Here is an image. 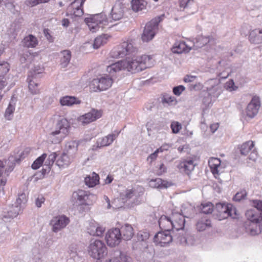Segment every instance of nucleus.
Wrapping results in <instances>:
<instances>
[{
    "instance_id": "f257e3e1",
    "label": "nucleus",
    "mask_w": 262,
    "mask_h": 262,
    "mask_svg": "<svg viewBox=\"0 0 262 262\" xmlns=\"http://www.w3.org/2000/svg\"><path fill=\"white\" fill-rule=\"evenodd\" d=\"M111 55L114 58H122L126 57L123 60H133L138 70L141 71L152 67L154 60L150 56L138 54V49L134 45L131 41L122 42L116 49L113 50Z\"/></svg>"
},
{
    "instance_id": "f03ea898",
    "label": "nucleus",
    "mask_w": 262,
    "mask_h": 262,
    "mask_svg": "<svg viewBox=\"0 0 262 262\" xmlns=\"http://www.w3.org/2000/svg\"><path fill=\"white\" fill-rule=\"evenodd\" d=\"M70 128L68 120L61 118L57 122L54 129L49 134V138L53 143H59L68 136Z\"/></svg>"
},
{
    "instance_id": "7ed1b4c3",
    "label": "nucleus",
    "mask_w": 262,
    "mask_h": 262,
    "mask_svg": "<svg viewBox=\"0 0 262 262\" xmlns=\"http://www.w3.org/2000/svg\"><path fill=\"white\" fill-rule=\"evenodd\" d=\"M136 63L137 62H134L133 60H121L107 66L106 70L111 75H114L121 70H126L132 73H135L141 71L137 69Z\"/></svg>"
},
{
    "instance_id": "20e7f679",
    "label": "nucleus",
    "mask_w": 262,
    "mask_h": 262,
    "mask_svg": "<svg viewBox=\"0 0 262 262\" xmlns=\"http://www.w3.org/2000/svg\"><path fill=\"white\" fill-rule=\"evenodd\" d=\"M97 200L96 195L83 190L74 191L72 195L71 201L75 205H91Z\"/></svg>"
},
{
    "instance_id": "39448f33",
    "label": "nucleus",
    "mask_w": 262,
    "mask_h": 262,
    "mask_svg": "<svg viewBox=\"0 0 262 262\" xmlns=\"http://www.w3.org/2000/svg\"><path fill=\"white\" fill-rule=\"evenodd\" d=\"M88 254L92 257L100 259L107 254V247L101 240L91 239L87 248Z\"/></svg>"
},
{
    "instance_id": "423d86ee",
    "label": "nucleus",
    "mask_w": 262,
    "mask_h": 262,
    "mask_svg": "<svg viewBox=\"0 0 262 262\" xmlns=\"http://www.w3.org/2000/svg\"><path fill=\"white\" fill-rule=\"evenodd\" d=\"M85 23L92 32H96L102 29L104 26L108 25V20L103 13L96 14L85 18Z\"/></svg>"
},
{
    "instance_id": "0eeeda50",
    "label": "nucleus",
    "mask_w": 262,
    "mask_h": 262,
    "mask_svg": "<svg viewBox=\"0 0 262 262\" xmlns=\"http://www.w3.org/2000/svg\"><path fill=\"white\" fill-rule=\"evenodd\" d=\"M113 83V80L109 76L100 75L91 81L90 88L94 92L106 91L112 86Z\"/></svg>"
},
{
    "instance_id": "6e6552de",
    "label": "nucleus",
    "mask_w": 262,
    "mask_h": 262,
    "mask_svg": "<svg viewBox=\"0 0 262 262\" xmlns=\"http://www.w3.org/2000/svg\"><path fill=\"white\" fill-rule=\"evenodd\" d=\"M163 17V15H161L146 24L141 36L143 41L148 42L154 37L158 29V24L162 20Z\"/></svg>"
},
{
    "instance_id": "1a4fd4ad",
    "label": "nucleus",
    "mask_w": 262,
    "mask_h": 262,
    "mask_svg": "<svg viewBox=\"0 0 262 262\" xmlns=\"http://www.w3.org/2000/svg\"><path fill=\"white\" fill-rule=\"evenodd\" d=\"M120 198L124 205L128 208L133 207L140 203L135 189H126L120 193Z\"/></svg>"
},
{
    "instance_id": "9d476101",
    "label": "nucleus",
    "mask_w": 262,
    "mask_h": 262,
    "mask_svg": "<svg viewBox=\"0 0 262 262\" xmlns=\"http://www.w3.org/2000/svg\"><path fill=\"white\" fill-rule=\"evenodd\" d=\"M105 239L109 247H115L118 245L122 240L119 229L114 228L109 230L106 233Z\"/></svg>"
},
{
    "instance_id": "9b49d317",
    "label": "nucleus",
    "mask_w": 262,
    "mask_h": 262,
    "mask_svg": "<svg viewBox=\"0 0 262 262\" xmlns=\"http://www.w3.org/2000/svg\"><path fill=\"white\" fill-rule=\"evenodd\" d=\"M85 0H75L68 7L67 15L72 18L80 17L83 14L82 5Z\"/></svg>"
},
{
    "instance_id": "f8f14e48",
    "label": "nucleus",
    "mask_w": 262,
    "mask_h": 262,
    "mask_svg": "<svg viewBox=\"0 0 262 262\" xmlns=\"http://www.w3.org/2000/svg\"><path fill=\"white\" fill-rule=\"evenodd\" d=\"M240 153L244 156L247 155L250 152L248 159L249 160L255 162L258 158L257 151L254 148V142L248 141L243 143L239 147Z\"/></svg>"
},
{
    "instance_id": "ddd939ff",
    "label": "nucleus",
    "mask_w": 262,
    "mask_h": 262,
    "mask_svg": "<svg viewBox=\"0 0 262 262\" xmlns=\"http://www.w3.org/2000/svg\"><path fill=\"white\" fill-rule=\"evenodd\" d=\"M173 237L168 231L158 232L154 237L155 244L160 247L167 246L172 241Z\"/></svg>"
},
{
    "instance_id": "4468645a",
    "label": "nucleus",
    "mask_w": 262,
    "mask_h": 262,
    "mask_svg": "<svg viewBox=\"0 0 262 262\" xmlns=\"http://www.w3.org/2000/svg\"><path fill=\"white\" fill-rule=\"evenodd\" d=\"M215 210L218 212V215L221 219H224L228 216L234 217L232 214L233 210L236 214V209L231 204L218 203L216 205Z\"/></svg>"
},
{
    "instance_id": "2eb2a0df",
    "label": "nucleus",
    "mask_w": 262,
    "mask_h": 262,
    "mask_svg": "<svg viewBox=\"0 0 262 262\" xmlns=\"http://www.w3.org/2000/svg\"><path fill=\"white\" fill-rule=\"evenodd\" d=\"M101 112L96 110H92L90 112L77 118V121L82 125H85L93 122L101 117Z\"/></svg>"
},
{
    "instance_id": "dca6fc26",
    "label": "nucleus",
    "mask_w": 262,
    "mask_h": 262,
    "mask_svg": "<svg viewBox=\"0 0 262 262\" xmlns=\"http://www.w3.org/2000/svg\"><path fill=\"white\" fill-rule=\"evenodd\" d=\"M69 219L64 215H59L52 219L50 224L54 232H58L65 228L69 223Z\"/></svg>"
},
{
    "instance_id": "f3484780",
    "label": "nucleus",
    "mask_w": 262,
    "mask_h": 262,
    "mask_svg": "<svg viewBox=\"0 0 262 262\" xmlns=\"http://www.w3.org/2000/svg\"><path fill=\"white\" fill-rule=\"evenodd\" d=\"M260 106V102L258 97H253L251 101L248 104L245 113L248 117L252 118L258 113Z\"/></svg>"
},
{
    "instance_id": "a211bd4d",
    "label": "nucleus",
    "mask_w": 262,
    "mask_h": 262,
    "mask_svg": "<svg viewBox=\"0 0 262 262\" xmlns=\"http://www.w3.org/2000/svg\"><path fill=\"white\" fill-rule=\"evenodd\" d=\"M172 229H176L177 231L184 229L185 225V219L184 216L178 212L171 213Z\"/></svg>"
},
{
    "instance_id": "6ab92c4d",
    "label": "nucleus",
    "mask_w": 262,
    "mask_h": 262,
    "mask_svg": "<svg viewBox=\"0 0 262 262\" xmlns=\"http://www.w3.org/2000/svg\"><path fill=\"white\" fill-rule=\"evenodd\" d=\"M194 160L191 158L183 159L177 165L178 168L189 175L194 170L195 164Z\"/></svg>"
},
{
    "instance_id": "aec40b11",
    "label": "nucleus",
    "mask_w": 262,
    "mask_h": 262,
    "mask_svg": "<svg viewBox=\"0 0 262 262\" xmlns=\"http://www.w3.org/2000/svg\"><path fill=\"white\" fill-rule=\"evenodd\" d=\"M215 43V39L212 36H200L196 38L194 46L196 48H202L204 46L209 48Z\"/></svg>"
},
{
    "instance_id": "412c9836",
    "label": "nucleus",
    "mask_w": 262,
    "mask_h": 262,
    "mask_svg": "<svg viewBox=\"0 0 262 262\" xmlns=\"http://www.w3.org/2000/svg\"><path fill=\"white\" fill-rule=\"evenodd\" d=\"M209 166L215 178L223 172L221 160L217 158H210L208 160Z\"/></svg>"
},
{
    "instance_id": "4be33fe9",
    "label": "nucleus",
    "mask_w": 262,
    "mask_h": 262,
    "mask_svg": "<svg viewBox=\"0 0 262 262\" xmlns=\"http://www.w3.org/2000/svg\"><path fill=\"white\" fill-rule=\"evenodd\" d=\"M148 185L151 188L161 190L169 187L171 185V184L161 178H156L150 179L148 181Z\"/></svg>"
},
{
    "instance_id": "5701e85b",
    "label": "nucleus",
    "mask_w": 262,
    "mask_h": 262,
    "mask_svg": "<svg viewBox=\"0 0 262 262\" xmlns=\"http://www.w3.org/2000/svg\"><path fill=\"white\" fill-rule=\"evenodd\" d=\"M88 233L93 236H101L105 231V228L99 226L94 221L90 222L87 227Z\"/></svg>"
},
{
    "instance_id": "b1692460",
    "label": "nucleus",
    "mask_w": 262,
    "mask_h": 262,
    "mask_svg": "<svg viewBox=\"0 0 262 262\" xmlns=\"http://www.w3.org/2000/svg\"><path fill=\"white\" fill-rule=\"evenodd\" d=\"M79 145V141L71 140L67 142L66 144L64 152L75 159L78 151Z\"/></svg>"
},
{
    "instance_id": "393cba45",
    "label": "nucleus",
    "mask_w": 262,
    "mask_h": 262,
    "mask_svg": "<svg viewBox=\"0 0 262 262\" xmlns=\"http://www.w3.org/2000/svg\"><path fill=\"white\" fill-rule=\"evenodd\" d=\"M14 167V164H11L9 160L3 162L0 160V178H6Z\"/></svg>"
},
{
    "instance_id": "a878e982",
    "label": "nucleus",
    "mask_w": 262,
    "mask_h": 262,
    "mask_svg": "<svg viewBox=\"0 0 262 262\" xmlns=\"http://www.w3.org/2000/svg\"><path fill=\"white\" fill-rule=\"evenodd\" d=\"M119 230L121 233V239L124 240L129 241L134 235V229L129 224H126L122 226Z\"/></svg>"
},
{
    "instance_id": "bb28decb",
    "label": "nucleus",
    "mask_w": 262,
    "mask_h": 262,
    "mask_svg": "<svg viewBox=\"0 0 262 262\" xmlns=\"http://www.w3.org/2000/svg\"><path fill=\"white\" fill-rule=\"evenodd\" d=\"M249 41L254 44L262 43V28H256L250 32Z\"/></svg>"
},
{
    "instance_id": "cd10ccee",
    "label": "nucleus",
    "mask_w": 262,
    "mask_h": 262,
    "mask_svg": "<svg viewBox=\"0 0 262 262\" xmlns=\"http://www.w3.org/2000/svg\"><path fill=\"white\" fill-rule=\"evenodd\" d=\"M246 215L251 223L257 224L262 221V213L257 209H250L246 213Z\"/></svg>"
},
{
    "instance_id": "c85d7f7f",
    "label": "nucleus",
    "mask_w": 262,
    "mask_h": 262,
    "mask_svg": "<svg viewBox=\"0 0 262 262\" xmlns=\"http://www.w3.org/2000/svg\"><path fill=\"white\" fill-rule=\"evenodd\" d=\"M74 158L63 152L57 160L56 164L60 168L68 167L74 160Z\"/></svg>"
},
{
    "instance_id": "c756f323",
    "label": "nucleus",
    "mask_w": 262,
    "mask_h": 262,
    "mask_svg": "<svg viewBox=\"0 0 262 262\" xmlns=\"http://www.w3.org/2000/svg\"><path fill=\"white\" fill-rule=\"evenodd\" d=\"M124 12V7L120 4H117L113 7L111 16L113 20H119L123 17Z\"/></svg>"
},
{
    "instance_id": "7c9ffc66",
    "label": "nucleus",
    "mask_w": 262,
    "mask_h": 262,
    "mask_svg": "<svg viewBox=\"0 0 262 262\" xmlns=\"http://www.w3.org/2000/svg\"><path fill=\"white\" fill-rule=\"evenodd\" d=\"M171 214L168 216L162 215L159 220V227L161 229L169 231L172 229Z\"/></svg>"
},
{
    "instance_id": "2f4dec72",
    "label": "nucleus",
    "mask_w": 262,
    "mask_h": 262,
    "mask_svg": "<svg viewBox=\"0 0 262 262\" xmlns=\"http://www.w3.org/2000/svg\"><path fill=\"white\" fill-rule=\"evenodd\" d=\"M206 84L208 85L207 87V91L211 95H217L219 93H217L220 90L219 81L216 79H211L209 80Z\"/></svg>"
},
{
    "instance_id": "473e14b6",
    "label": "nucleus",
    "mask_w": 262,
    "mask_h": 262,
    "mask_svg": "<svg viewBox=\"0 0 262 262\" xmlns=\"http://www.w3.org/2000/svg\"><path fill=\"white\" fill-rule=\"evenodd\" d=\"M62 106H72L75 104H79L81 101L74 96H66L61 97L59 100Z\"/></svg>"
},
{
    "instance_id": "72a5a7b5",
    "label": "nucleus",
    "mask_w": 262,
    "mask_h": 262,
    "mask_svg": "<svg viewBox=\"0 0 262 262\" xmlns=\"http://www.w3.org/2000/svg\"><path fill=\"white\" fill-rule=\"evenodd\" d=\"M20 207L19 206H13L8 210L6 214L3 215V220L4 222H6L8 219H13L16 217L20 211Z\"/></svg>"
},
{
    "instance_id": "f704fd0d",
    "label": "nucleus",
    "mask_w": 262,
    "mask_h": 262,
    "mask_svg": "<svg viewBox=\"0 0 262 262\" xmlns=\"http://www.w3.org/2000/svg\"><path fill=\"white\" fill-rule=\"evenodd\" d=\"M99 177L95 172L89 174L85 178L84 182L89 187H93L98 184Z\"/></svg>"
},
{
    "instance_id": "c9c22d12",
    "label": "nucleus",
    "mask_w": 262,
    "mask_h": 262,
    "mask_svg": "<svg viewBox=\"0 0 262 262\" xmlns=\"http://www.w3.org/2000/svg\"><path fill=\"white\" fill-rule=\"evenodd\" d=\"M24 47L27 48H35L38 43L37 38L33 35H29L26 36L22 41Z\"/></svg>"
},
{
    "instance_id": "e433bc0d",
    "label": "nucleus",
    "mask_w": 262,
    "mask_h": 262,
    "mask_svg": "<svg viewBox=\"0 0 262 262\" xmlns=\"http://www.w3.org/2000/svg\"><path fill=\"white\" fill-rule=\"evenodd\" d=\"M117 136L115 134H110L107 136L100 138L97 141V145L99 147L106 146L111 144Z\"/></svg>"
},
{
    "instance_id": "4c0bfd02",
    "label": "nucleus",
    "mask_w": 262,
    "mask_h": 262,
    "mask_svg": "<svg viewBox=\"0 0 262 262\" xmlns=\"http://www.w3.org/2000/svg\"><path fill=\"white\" fill-rule=\"evenodd\" d=\"M191 50L184 42H177L174 43L172 50L174 53H182L183 52H187Z\"/></svg>"
},
{
    "instance_id": "58836bf2",
    "label": "nucleus",
    "mask_w": 262,
    "mask_h": 262,
    "mask_svg": "<svg viewBox=\"0 0 262 262\" xmlns=\"http://www.w3.org/2000/svg\"><path fill=\"white\" fill-rule=\"evenodd\" d=\"M161 101L163 105L171 106L175 105L177 103V99L174 97L168 94H163L161 96Z\"/></svg>"
},
{
    "instance_id": "ea45409f",
    "label": "nucleus",
    "mask_w": 262,
    "mask_h": 262,
    "mask_svg": "<svg viewBox=\"0 0 262 262\" xmlns=\"http://www.w3.org/2000/svg\"><path fill=\"white\" fill-rule=\"evenodd\" d=\"M71 58V52L69 50H64L60 53V63L62 68H66L69 64Z\"/></svg>"
},
{
    "instance_id": "a19ab883",
    "label": "nucleus",
    "mask_w": 262,
    "mask_h": 262,
    "mask_svg": "<svg viewBox=\"0 0 262 262\" xmlns=\"http://www.w3.org/2000/svg\"><path fill=\"white\" fill-rule=\"evenodd\" d=\"M30 148H26L19 153V155L18 156L19 157H17V156H10L8 159L9 162H10L11 164L14 163L15 164V162L18 163L21 160L27 157L30 153Z\"/></svg>"
},
{
    "instance_id": "79ce46f5",
    "label": "nucleus",
    "mask_w": 262,
    "mask_h": 262,
    "mask_svg": "<svg viewBox=\"0 0 262 262\" xmlns=\"http://www.w3.org/2000/svg\"><path fill=\"white\" fill-rule=\"evenodd\" d=\"M36 56L35 54L31 53L28 51H26L21 55L20 62L21 63H26V65H28L33 61Z\"/></svg>"
},
{
    "instance_id": "37998d69",
    "label": "nucleus",
    "mask_w": 262,
    "mask_h": 262,
    "mask_svg": "<svg viewBox=\"0 0 262 262\" xmlns=\"http://www.w3.org/2000/svg\"><path fill=\"white\" fill-rule=\"evenodd\" d=\"M132 8L134 11L137 12L145 9L146 3L143 0H132Z\"/></svg>"
},
{
    "instance_id": "c03bdc74",
    "label": "nucleus",
    "mask_w": 262,
    "mask_h": 262,
    "mask_svg": "<svg viewBox=\"0 0 262 262\" xmlns=\"http://www.w3.org/2000/svg\"><path fill=\"white\" fill-rule=\"evenodd\" d=\"M108 37V35L107 34H104L97 37L94 41L93 48L95 49H97L103 44L106 43Z\"/></svg>"
},
{
    "instance_id": "a18cd8bd",
    "label": "nucleus",
    "mask_w": 262,
    "mask_h": 262,
    "mask_svg": "<svg viewBox=\"0 0 262 262\" xmlns=\"http://www.w3.org/2000/svg\"><path fill=\"white\" fill-rule=\"evenodd\" d=\"M247 232L251 235L254 236L259 234L261 232V230L259 225L251 223L249 227L247 228Z\"/></svg>"
},
{
    "instance_id": "49530a36",
    "label": "nucleus",
    "mask_w": 262,
    "mask_h": 262,
    "mask_svg": "<svg viewBox=\"0 0 262 262\" xmlns=\"http://www.w3.org/2000/svg\"><path fill=\"white\" fill-rule=\"evenodd\" d=\"M210 221L207 219H202L196 225V229L199 231H204L206 228L210 227Z\"/></svg>"
},
{
    "instance_id": "de8ad7c7",
    "label": "nucleus",
    "mask_w": 262,
    "mask_h": 262,
    "mask_svg": "<svg viewBox=\"0 0 262 262\" xmlns=\"http://www.w3.org/2000/svg\"><path fill=\"white\" fill-rule=\"evenodd\" d=\"M28 88L30 92L32 95H37L40 93L38 84L33 79H31L29 81Z\"/></svg>"
},
{
    "instance_id": "09e8293b",
    "label": "nucleus",
    "mask_w": 262,
    "mask_h": 262,
    "mask_svg": "<svg viewBox=\"0 0 262 262\" xmlns=\"http://www.w3.org/2000/svg\"><path fill=\"white\" fill-rule=\"evenodd\" d=\"M178 232H179L178 234L176 235V239L180 244L186 246L187 240L186 232L183 229L178 231Z\"/></svg>"
},
{
    "instance_id": "8fccbe9b",
    "label": "nucleus",
    "mask_w": 262,
    "mask_h": 262,
    "mask_svg": "<svg viewBox=\"0 0 262 262\" xmlns=\"http://www.w3.org/2000/svg\"><path fill=\"white\" fill-rule=\"evenodd\" d=\"M47 157V154H43L41 156L38 157L32 164V168L33 169H37L39 168L42 165L43 162Z\"/></svg>"
},
{
    "instance_id": "3c124183",
    "label": "nucleus",
    "mask_w": 262,
    "mask_h": 262,
    "mask_svg": "<svg viewBox=\"0 0 262 262\" xmlns=\"http://www.w3.org/2000/svg\"><path fill=\"white\" fill-rule=\"evenodd\" d=\"M27 201L26 195L25 193H21L18 195L16 199L15 206L20 207V209L24 207V206Z\"/></svg>"
},
{
    "instance_id": "603ef678",
    "label": "nucleus",
    "mask_w": 262,
    "mask_h": 262,
    "mask_svg": "<svg viewBox=\"0 0 262 262\" xmlns=\"http://www.w3.org/2000/svg\"><path fill=\"white\" fill-rule=\"evenodd\" d=\"M14 111V104H12L11 103H10L5 112V118L8 120L12 119Z\"/></svg>"
},
{
    "instance_id": "864d4df0",
    "label": "nucleus",
    "mask_w": 262,
    "mask_h": 262,
    "mask_svg": "<svg viewBox=\"0 0 262 262\" xmlns=\"http://www.w3.org/2000/svg\"><path fill=\"white\" fill-rule=\"evenodd\" d=\"M201 210L205 214H209L213 211V205L211 203L208 202L202 204Z\"/></svg>"
},
{
    "instance_id": "5fc2aeb1",
    "label": "nucleus",
    "mask_w": 262,
    "mask_h": 262,
    "mask_svg": "<svg viewBox=\"0 0 262 262\" xmlns=\"http://www.w3.org/2000/svg\"><path fill=\"white\" fill-rule=\"evenodd\" d=\"M180 7L183 8H191L195 5L194 0H180Z\"/></svg>"
},
{
    "instance_id": "6e6d98bb",
    "label": "nucleus",
    "mask_w": 262,
    "mask_h": 262,
    "mask_svg": "<svg viewBox=\"0 0 262 262\" xmlns=\"http://www.w3.org/2000/svg\"><path fill=\"white\" fill-rule=\"evenodd\" d=\"M137 237L138 241L145 242L148 239L149 234L148 232L140 231L137 233Z\"/></svg>"
},
{
    "instance_id": "4d7b16f0",
    "label": "nucleus",
    "mask_w": 262,
    "mask_h": 262,
    "mask_svg": "<svg viewBox=\"0 0 262 262\" xmlns=\"http://www.w3.org/2000/svg\"><path fill=\"white\" fill-rule=\"evenodd\" d=\"M56 157V154L55 152H52L49 155L48 159L45 161V165L48 166L49 168L50 169V167L53 164Z\"/></svg>"
},
{
    "instance_id": "13d9d810",
    "label": "nucleus",
    "mask_w": 262,
    "mask_h": 262,
    "mask_svg": "<svg viewBox=\"0 0 262 262\" xmlns=\"http://www.w3.org/2000/svg\"><path fill=\"white\" fill-rule=\"evenodd\" d=\"M227 90L230 92L236 91L237 89V86H235L233 80H229L228 81L225 85Z\"/></svg>"
},
{
    "instance_id": "bf43d9fd",
    "label": "nucleus",
    "mask_w": 262,
    "mask_h": 262,
    "mask_svg": "<svg viewBox=\"0 0 262 262\" xmlns=\"http://www.w3.org/2000/svg\"><path fill=\"white\" fill-rule=\"evenodd\" d=\"M171 128L173 133L177 134L182 128V125L178 122H173L171 124Z\"/></svg>"
},
{
    "instance_id": "052dcab7",
    "label": "nucleus",
    "mask_w": 262,
    "mask_h": 262,
    "mask_svg": "<svg viewBox=\"0 0 262 262\" xmlns=\"http://www.w3.org/2000/svg\"><path fill=\"white\" fill-rule=\"evenodd\" d=\"M9 70V66L8 63L4 62L0 64V76L6 74Z\"/></svg>"
},
{
    "instance_id": "680f3d73",
    "label": "nucleus",
    "mask_w": 262,
    "mask_h": 262,
    "mask_svg": "<svg viewBox=\"0 0 262 262\" xmlns=\"http://www.w3.org/2000/svg\"><path fill=\"white\" fill-rule=\"evenodd\" d=\"M185 90L183 85H179L173 88V93L175 95L180 96Z\"/></svg>"
},
{
    "instance_id": "e2e57ef3",
    "label": "nucleus",
    "mask_w": 262,
    "mask_h": 262,
    "mask_svg": "<svg viewBox=\"0 0 262 262\" xmlns=\"http://www.w3.org/2000/svg\"><path fill=\"white\" fill-rule=\"evenodd\" d=\"M246 195V193L245 191H241L240 192H237L236 193V194L234 195L233 198V200L235 201H240L242 199H244Z\"/></svg>"
},
{
    "instance_id": "0e129e2a",
    "label": "nucleus",
    "mask_w": 262,
    "mask_h": 262,
    "mask_svg": "<svg viewBox=\"0 0 262 262\" xmlns=\"http://www.w3.org/2000/svg\"><path fill=\"white\" fill-rule=\"evenodd\" d=\"M253 206L259 212H262V201L259 200L253 201Z\"/></svg>"
},
{
    "instance_id": "69168bd1",
    "label": "nucleus",
    "mask_w": 262,
    "mask_h": 262,
    "mask_svg": "<svg viewBox=\"0 0 262 262\" xmlns=\"http://www.w3.org/2000/svg\"><path fill=\"white\" fill-rule=\"evenodd\" d=\"M186 245H193L194 244V238L193 236L188 234L186 232Z\"/></svg>"
},
{
    "instance_id": "338daca9",
    "label": "nucleus",
    "mask_w": 262,
    "mask_h": 262,
    "mask_svg": "<svg viewBox=\"0 0 262 262\" xmlns=\"http://www.w3.org/2000/svg\"><path fill=\"white\" fill-rule=\"evenodd\" d=\"M171 147V144L169 143H164L162 146L158 148L160 152L168 150Z\"/></svg>"
},
{
    "instance_id": "774afa93",
    "label": "nucleus",
    "mask_w": 262,
    "mask_h": 262,
    "mask_svg": "<svg viewBox=\"0 0 262 262\" xmlns=\"http://www.w3.org/2000/svg\"><path fill=\"white\" fill-rule=\"evenodd\" d=\"M45 198L42 196H39L35 201V204L37 207H40L42 203L45 202Z\"/></svg>"
}]
</instances>
